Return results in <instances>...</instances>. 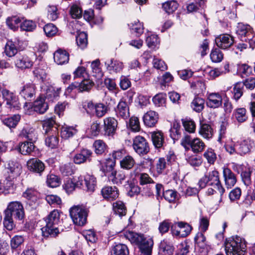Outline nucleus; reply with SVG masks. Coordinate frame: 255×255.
<instances>
[{
  "label": "nucleus",
  "instance_id": "25",
  "mask_svg": "<svg viewBox=\"0 0 255 255\" xmlns=\"http://www.w3.org/2000/svg\"><path fill=\"white\" fill-rule=\"evenodd\" d=\"M123 234L125 238L128 240L131 244H135L138 247L144 237L143 234H138L132 231H126Z\"/></svg>",
  "mask_w": 255,
  "mask_h": 255
},
{
  "label": "nucleus",
  "instance_id": "3",
  "mask_svg": "<svg viewBox=\"0 0 255 255\" xmlns=\"http://www.w3.org/2000/svg\"><path fill=\"white\" fill-rule=\"evenodd\" d=\"M88 213V209L83 206H75L70 209V215L74 224L79 226L86 224Z\"/></svg>",
  "mask_w": 255,
  "mask_h": 255
},
{
  "label": "nucleus",
  "instance_id": "16",
  "mask_svg": "<svg viewBox=\"0 0 255 255\" xmlns=\"http://www.w3.org/2000/svg\"><path fill=\"white\" fill-rule=\"evenodd\" d=\"M223 103V98L219 93H210L207 95L206 105L212 109L221 107Z\"/></svg>",
  "mask_w": 255,
  "mask_h": 255
},
{
  "label": "nucleus",
  "instance_id": "1",
  "mask_svg": "<svg viewBox=\"0 0 255 255\" xmlns=\"http://www.w3.org/2000/svg\"><path fill=\"white\" fill-rule=\"evenodd\" d=\"M61 213L59 210L54 209L45 218L46 225L41 229L44 236L55 237L59 234L58 226Z\"/></svg>",
  "mask_w": 255,
  "mask_h": 255
},
{
  "label": "nucleus",
  "instance_id": "51",
  "mask_svg": "<svg viewBox=\"0 0 255 255\" xmlns=\"http://www.w3.org/2000/svg\"><path fill=\"white\" fill-rule=\"evenodd\" d=\"M20 120L19 115H14L12 117L6 118L3 120V123L9 128H14Z\"/></svg>",
  "mask_w": 255,
  "mask_h": 255
},
{
  "label": "nucleus",
  "instance_id": "52",
  "mask_svg": "<svg viewBox=\"0 0 255 255\" xmlns=\"http://www.w3.org/2000/svg\"><path fill=\"white\" fill-rule=\"evenodd\" d=\"M93 147H94L95 153L97 154L101 155L107 149V145L103 140L98 139L94 142Z\"/></svg>",
  "mask_w": 255,
  "mask_h": 255
},
{
  "label": "nucleus",
  "instance_id": "15",
  "mask_svg": "<svg viewBox=\"0 0 255 255\" xmlns=\"http://www.w3.org/2000/svg\"><path fill=\"white\" fill-rule=\"evenodd\" d=\"M7 175L16 178L18 176L22 170V166L21 164L13 160H9L5 165Z\"/></svg>",
  "mask_w": 255,
  "mask_h": 255
},
{
  "label": "nucleus",
  "instance_id": "61",
  "mask_svg": "<svg viewBox=\"0 0 255 255\" xmlns=\"http://www.w3.org/2000/svg\"><path fill=\"white\" fill-rule=\"evenodd\" d=\"M100 65V61L99 59H96L91 62V67L94 76L101 77L103 75Z\"/></svg>",
  "mask_w": 255,
  "mask_h": 255
},
{
  "label": "nucleus",
  "instance_id": "19",
  "mask_svg": "<svg viewBox=\"0 0 255 255\" xmlns=\"http://www.w3.org/2000/svg\"><path fill=\"white\" fill-rule=\"evenodd\" d=\"M116 115L118 117L127 119L129 117V107L127 102L121 100L115 109Z\"/></svg>",
  "mask_w": 255,
  "mask_h": 255
},
{
  "label": "nucleus",
  "instance_id": "5",
  "mask_svg": "<svg viewBox=\"0 0 255 255\" xmlns=\"http://www.w3.org/2000/svg\"><path fill=\"white\" fill-rule=\"evenodd\" d=\"M83 108L86 110L87 114L91 116H96L98 118H102L108 112L107 106L103 103H94L89 101L85 104Z\"/></svg>",
  "mask_w": 255,
  "mask_h": 255
},
{
  "label": "nucleus",
  "instance_id": "9",
  "mask_svg": "<svg viewBox=\"0 0 255 255\" xmlns=\"http://www.w3.org/2000/svg\"><path fill=\"white\" fill-rule=\"evenodd\" d=\"M237 147L238 154L242 155L250 152L255 148V143L253 140L248 138L237 141L236 144Z\"/></svg>",
  "mask_w": 255,
  "mask_h": 255
},
{
  "label": "nucleus",
  "instance_id": "55",
  "mask_svg": "<svg viewBox=\"0 0 255 255\" xmlns=\"http://www.w3.org/2000/svg\"><path fill=\"white\" fill-rule=\"evenodd\" d=\"M164 199L170 203H174L178 200L177 192L173 190H167L163 192Z\"/></svg>",
  "mask_w": 255,
  "mask_h": 255
},
{
  "label": "nucleus",
  "instance_id": "27",
  "mask_svg": "<svg viewBox=\"0 0 255 255\" xmlns=\"http://www.w3.org/2000/svg\"><path fill=\"white\" fill-rule=\"evenodd\" d=\"M174 248L173 243L165 239L161 242L159 245V253L162 255H173Z\"/></svg>",
  "mask_w": 255,
  "mask_h": 255
},
{
  "label": "nucleus",
  "instance_id": "39",
  "mask_svg": "<svg viewBox=\"0 0 255 255\" xmlns=\"http://www.w3.org/2000/svg\"><path fill=\"white\" fill-rule=\"evenodd\" d=\"M23 18L20 17L17 15H12L8 17L6 19V25L10 29L15 31L17 30L19 25L21 23Z\"/></svg>",
  "mask_w": 255,
  "mask_h": 255
},
{
  "label": "nucleus",
  "instance_id": "54",
  "mask_svg": "<svg viewBox=\"0 0 255 255\" xmlns=\"http://www.w3.org/2000/svg\"><path fill=\"white\" fill-rule=\"evenodd\" d=\"M178 6V3L175 0L167 1L162 4V8L168 14L175 11Z\"/></svg>",
  "mask_w": 255,
  "mask_h": 255
},
{
  "label": "nucleus",
  "instance_id": "36",
  "mask_svg": "<svg viewBox=\"0 0 255 255\" xmlns=\"http://www.w3.org/2000/svg\"><path fill=\"white\" fill-rule=\"evenodd\" d=\"M69 59V54L65 50L59 49L54 53V61L58 65L68 63Z\"/></svg>",
  "mask_w": 255,
  "mask_h": 255
},
{
  "label": "nucleus",
  "instance_id": "60",
  "mask_svg": "<svg viewBox=\"0 0 255 255\" xmlns=\"http://www.w3.org/2000/svg\"><path fill=\"white\" fill-rule=\"evenodd\" d=\"M75 166L72 163H67L60 167L61 173L65 176H69L74 172Z\"/></svg>",
  "mask_w": 255,
  "mask_h": 255
},
{
  "label": "nucleus",
  "instance_id": "42",
  "mask_svg": "<svg viewBox=\"0 0 255 255\" xmlns=\"http://www.w3.org/2000/svg\"><path fill=\"white\" fill-rule=\"evenodd\" d=\"M233 116L240 123L245 122L248 119L247 110L244 108L236 109L233 112Z\"/></svg>",
  "mask_w": 255,
  "mask_h": 255
},
{
  "label": "nucleus",
  "instance_id": "56",
  "mask_svg": "<svg viewBox=\"0 0 255 255\" xmlns=\"http://www.w3.org/2000/svg\"><path fill=\"white\" fill-rule=\"evenodd\" d=\"M204 100L199 97H196L191 103V107L194 111L197 112H200L204 108Z\"/></svg>",
  "mask_w": 255,
  "mask_h": 255
},
{
  "label": "nucleus",
  "instance_id": "40",
  "mask_svg": "<svg viewBox=\"0 0 255 255\" xmlns=\"http://www.w3.org/2000/svg\"><path fill=\"white\" fill-rule=\"evenodd\" d=\"M47 134L45 137V142L46 146L51 148H56L59 143V138L58 132L49 133Z\"/></svg>",
  "mask_w": 255,
  "mask_h": 255
},
{
  "label": "nucleus",
  "instance_id": "34",
  "mask_svg": "<svg viewBox=\"0 0 255 255\" xmlns=\"http://www.w3.org/2000/svg\"><path fill=\"white\" fill-rule=\"evenodd\" d=\"M14 178L10 175H6L4 180L0 181V187L2 190V193L7 194L9 193L10 191L13 190L14 187L13 179Z\"/></svg>",
  "mask_w": 255,
  "mask_h": 255
},
{
  "label": "nucleus",
  "instance_id": "58",
  "mask_svg": "<svg viewBox=\"0 0 255 255\" xmlns=\"http://www.w3.org/2000/svg\"><path fill=\"white\" fill-rule=\"evenodd\" d=\"M76 42L81 49L85 48L88 44L87 34L84 32L80 33L76 37Z\"/></svg>",
  "mask_w": 255,
  "mask_h": 255
},
{
  "label": "nucleus",
  "instance_id": "38",
  "mask_svg": "<svg viewBox=\"0 0 255 255\" xmlns=\"http://www.w3.org/2000/svg\"><path fill=\"white\" fill-rule=\"evenodd\" d=\"M199 133L203 138L207 139L211 138L214 134V130L212 127L207 124H201Z\"/></svg>",
  "mask_w": 255,
  "mask_h": 255
},
{
  "label": "nucleus",
  "instance_id": "14",
  "mask_svg": "<svg viewBox=\"0 0 255 255\" xmlns=\"http://www.w3.org/2000/svg\"><path fill=\"white\" fill-rule=\"evenodd\" d=\"M93 154L92 151L88 149L83 148L76 153L73 157V161L76 164H81L90 162Z\"/></svg>",
  "mask_w": 255,
  "mask_h": 255
},
{
  "label": "nucleus",
  "instance_id": "6",
  "mask_svg": "<svg viewBox=\"0 0 255 255\" xmlns=\"http://www.w3.org/2000/svg\"><path fill=\"white\" fill-rule=\"evenodd\" d=\"M4 213H6L14 217V218L18 220H22L24 217V211L23 205L18 201H12L10 202L6 209L4 211Z\"/></svg>",
  "mask_w": 255,
  "mask_h": 255
},
{
  "label": "nucleus",
  "instance_id": "50",
  "mask_svg": "<svg viewBox=\"0 0 255 255\" xmlns=\"http://www.w3.org/2000/svg\"><path fill=\"white\" fill-rule=\"evenodd\" d=\"M177 226L179 227L181 233V238L187 237L192 230V226L189 224L184 222H178L177 223Z\"/></svg>",
  "mask_w": 255,
  "mask_h": 255
},
{
  "label": "nucleus",
  "instance_id": "57",
  "mask_svg": "<svg viewBox=\"0 0 255 255\" xmlns=\"http://www.w3.org/2000/svg\"><path fill=\"white\" fill-rule=\"evenodd\" d=\"M109 179L114 184L121 183L122 181L125 179L126 176L122 173L120 172L118 174L116 171H114L108 175Z\"/></svg>",
  "mask_w": 255,
  "mask_h": 255
},
{
  "label": "nucleus",
  "instance_id": "45",
  "mask_svg": "<svg viewBox=\"0 0 255 255\" xmlns=\"http://www.w3.org/2000/svg\"><path fill=\"white\" fill-rule=\"evenodd\" d=\"M129 251L127 246L123 244L115 246L111 251V255H128Z\"/></svg>",
  "mask_w": 255,
  "mask_h": 255
},
{
  "label": "nucleus",
  "instance_id": "28",
  "mask_svg": "<svg viewBox=\"0 0 255 255\" xmlns=\"http://www.w3.org/2000/svg\"><path fill=\"white\" fill-rule=\"evenodd\" d=\"M153 241L150 237H145L138 247L144 255H151Z\"/></svg>",
  "mask_w": 255,
  "mask_h": 255
},
{
  "label": "nucleus",
  "instance_id": "33",
  "mask_svg": "<svg viewBox=\"0 0 255 255\" xmlns=\"http://www.w3.org/2000/svg\"><path fill=\"white\" fill-rule=\"evenodd\" d=\"M18 45V41L8 40L4 47V53L9 57L14 56L17 53Z\"/></svg>",
  "mask_w": 255,
  "mask_h": 255
},
{
  "label": "nucleus",
  "instance_id": "18",
  "mask_svg": "<svg viewBox=\"0 0 255 255\" xmlns=\"http://www.w3.org/2000/svg\"><path fill=\"white\" fill-rule=\"evenodd\" d=\"M101 194L105 199L109 201L116 200L119 197V191L116 186H105L101 190Z\"/></svg>",
  "mask_w": 255,
  "mask_h": 255
},
{
  "label": "nucleus",
  "instance_id": "59",
  "mask_svg": "<svg viewBox=\"0 0 255 255\" xmlns=\"http://www.w3.org/2000/svg\"><path fill=\"white\" fill-rule=\"evenodd\" d=\"M43 30L47 37L54 36L58 32V28L52 23H48L45 25Z\"/></svg>",
  "mask_w": 255,
  "mask_h": 255
},
{
  "label": "nucleus",
  "instance_id": "10",
  "mask_svg": "<svg viewBox=\"0 0 255 255\" xmlns=\"http://www.w3.org/2000/svg\"><path fill=\"white\" fill-rule=\"evenodd\" d=\"M2 95L6 101L7 108L11 110H18L20 108V104L17 97L12 92L8 90L3 89Z\"/></svg>",
  "mask_w": 255,
  "mask_h": 255
},
{
  "label": "nucleus",
  "instance_id": "41",
  "mask_svg": "<svg viewBox=\"0 0 255 255\" xmlns=\"http://www.w3.org/2000/svg\"><path fill=\"white\" fill-rule=\"evenodd\" d=\"M113 210L115 214L118 215L121 218L125 216L127 212L125 204L121 201L113 203Z\"/></svg>",
  "mask_w": 255,
  "mask_h": 255
},
{
  "label": "nucleus",
  "instance_id": "47",
  "mask_svg": "<svg viewBox=\"0 0 255 255\" xmlns=\"http://www.w3.org/2000/svg\"><path fill=\"white\" fill-rule=\"evenodd\" d=\"M129 28L136 33L137 36H139L143 32V24L138 20H135L128 24Z\"/></svg>",
  "mask_w": 255,
  "mask_h": 255
},
{
  "label": "nucleus",
  "instance_id": "43",
  "mask_svg": "<svg viewBox=\"0 0 255 255\" xmlns=\"http://www.w3.org/2000/svg\"><path fill=\"white\" fill-rule=\"evenodd\" d=\"M135 164V160L131 156L129 155L125 156L120 161L121 167L126 170L131 169Z\"/></svg>",
  "mask_w": 255,
  "mask_h": 255
},
{
  "label": "nucleus",
  "instance_id": "31",
  "mask_svg": "<svg viewBox=\"0 0 255 255\" xmlns=\"http://www.w3.org/2000/svg\"><path fill=\"white\" fill-rule=\"evenodd\" d=\"M105 65L110 73L120 72L123 68V63L114 59L107 60Z\"/></svg>",
  "mask_w": 255,
  "mask_h": 255
},
{
  "label": "nucleus",
  "instance_id": "44",
  "mask_svg": "<svg viewBox=\"0 0 255 255\" xmlns=\"http://www.w3.org/2000/svg\"><path fill=\"white\" fill-rule=\"evenodd\" d=\"M85 185L88 191L94 192L96 185V178L93 175L86 174L85 175Z\"/></svg>",
  "mask_w": 255,
  "mask_h": 255
},
{
  "label": "nucleus",
  "instance_id": "23",
  "mask_svg": "<svg viewBox=\"0 0 255 255\" xmlns=\"http://www.w3.org/2000/svg\"><path fill=\"white\" fill-rule=\"evenodd\" d=\"M253 32L252 28L249 25L244 24L242 23H239L238 24L237 29L236 30V33L239 35L242 41H246V38Z\"/></svg>",
  "mask_w": 255,
  "mask_h": 255
},
{
  "label": "nucleus",
  "instance_id": "35",
  "mask_svg": "<svg viewBox=\"0 0 255 255\" xmlns=\"http://www.w3.org/2000/svg\"><path fill=\"white\" fill-rule=\"evenodd\" d=\"M32 108L35 112L43 114L47 110L48 106L45 102V99L40 97L34 102Z\"/></svg>",
  "mask_w": 255,
  "mask_h": 255
},
{
  "label": "nucleus",
  "instance_id": "49",
  "mask_svg": "<svg viewBox=\"0 0 255 255\" xmlns=\"http://www.w3.org/2000/svg\"><path fill=\"white\" fill-rule=\"evenodd\" d=\"M244 90V84L242 82H238L235 84L232 91L233 99L238 101L242 96Z\"/></svg>",
  "mask_w": 255,
  "mask_h": 255
},
{
  "label": "nucleus",
  "instance_id": "13",
  "mask_svg": "<svg viewBox=\"0 0 255 255\" xmlns=\"http://www.w3.org/2000/svg\"><path fill=\"white\" fill-rule=\"evenodd\" d=\"M215 43L219 48L227 49L234 44V38L230 34H222L215 38Z\"/></svg>",
  "mask_w": 255,
  "mask_h": 255
},
{
  "label": "nucleus",
  "instance_id": "22",
  "mask_svg": "<svg viewBox=\"0 0 255 255\" xmlns=\"http://www.w3.org/2000/svg\"><path fill=\"white\" fill-rule=\"evenodd\" d=\"M223 172L225 185L228 188H232L237 182L235 174L228 168H224Z\"/></svg>",
  "mask_w": 255,
  "mask_h": 255
},
{
  "label": "nucleus",
  "instance_id": "11",
  "mask_svg": "<svg viewBox=\"0 0 255 255\" xmlns=\"http://www.w3.org/2000/svg\"><path fill=\"white\" fill-rule=\"evenodd\" d=\"M207 176L209 185L214 186L220 194L221 196L224 194L225 189L222 186L219 179V173L217 170H213L205 174Z\"/></svg>",
  "mask_w": 255,
  "mask_h": 255
},
{
  "label": "nucleus",
  "instance_id": "32",
  "mask_svg": "<svg viewBox=\"0 0 255 255\" xmlns=\"http://www.w3.org/2000/svg\"><path fill=\"white\" fill-rule=\"evenodd\" d=\"M19 136L24 137L30 141H35L37 139V134L35 130L29 127H24L20 131Z\"/></svg>",
  "mask_w": 255,
  "mask_h": 255
},
{
  "label": "nucleus",
  "instance_id": "37",
  "mask_svg": "<svg viewBox=\"0 0 255 255\" xmlns=\"http://www.w3.org/2000/svg\"><path fill=\"white\" fill-rule=\"evenodd\" d=\"M33 141H24L19 143L18 151L22 155L30 154L35 148Z\"/></svg>",
  "mask_w": 255,
  "mask_h": 255
},
{
  "label": "nucleus",
  "instance_id": "26",
  "mask_svg": "<svg viewBox=\"0 0 255 255\" xmlns=\"http://www.w3.org/2000/svg\"><path fill=\"white\" fill-rule=\"evenodd\" d=\"M43 129L45 134L54 133L57 132V128L56 127L55 118L50 117L47 118L42 122Z\"/></svg>",
  "mask_w": 255,
  "mask_h": 255
},
{
  "label": "nucleus",
  "instance_id": "29",
  "mask_svg": "<svg viewBox=\"0 0 255 255\" xmlns=\"http://www.w3.org/2000/svg\"><path fill=\"white\" fill-rule=\"evenodd\" d=\"M39 192L34 188H28L22 194V196L25 198L30 205L35 203L38 199Z\"/></svg>",
  "mask_w": 255,
  "mask_h": 255
},
{
  "label": "nucleus",
  "instance_id": "7",
  "mask_svg": "<svg viewBox=\"0 0 255 255\" xmlns=\"http://www.w3.org/2000/svg\"><path fill=\"white\" fill-rule=\"evenodd\" d=\"M103 134L109 138L113 137L118 127L117 121L113 117H107L103 120Z\"/></svg>",
  "mask_w": 255,
  "mask_h": 255
},
{
  "label": "nucleus",
  "instance_id": "46",
  "mask_svg": "<svg viewBox=\"0 0 255 255\" xmlns=\"http://www.w3.org/2000/svg\"><path fill=\"white\" fill-rule=\"evenodd\" d=\"M187 162L194 168L199 167L202 163V158L197 155H186Z\"/></svg>",
  "mask_w": 255,
  "mask_h": 255
},
{
  "label": "nucleus",
  "instance_id": "62",
  "mask_svg": "<svg viewBox=\"0 0 255 255\" xmlns=\"http://www.w3.org/2000/svg\"><path fill=\"white\" fill-rule=\"evenodd\" d=\"M210 58L213 62H220L223 59V54L219 49H213L210 54Z\"/></svg>",
  "mask_w": 255,
  "mask_h": 255
},
{
  "label": "nucleus",
  "instance_id": "8",
  "mask_svg": "<svg viewBox=\"0 0 255 255\" xmlns=\"http://www.w3.org/2000/svg\"><path fill=\"white\" fill-rule=\"evenodd\" d=\"M132 146L134 150L139 155H144L149 151L148 143L143 136H136L133 139Z\"/></svg>",
  "mask_w": 255,
  "mask_h": 255
},
{
  "label": "nucleus",
  "instance_id": "2",
  "mask_svg": "<svg viewBox=\"0 0 255 255\" xmlns=\"http://www.w3.org/2000/svg\"><path fill=\"white\" fill-rule=\"evenodd\" d=\"M247 250V242L244 238L236 236L226 240L225 250L226 255H244Z\"/></svg>",
  "mask_w": 255,
  "mask_h": 255
},
{
  "label": "nucleus",
  "instance_id": "21",
  "mask_svg": "<svg viewBox=\"0 0 255 255\" xmlns=\"http://www.w3.org/2000/svg\"><path fill=\"white\" fill-rule=\"evenodd\" d=\"M150 136L153 145L156 148H160L165 144L164 135L160 130L150 132Z\"/></svg>",
  "mask_w": 255,
  "mask_h": 255
},
{
  "label": "nucleus",
  "instance_id": "24",
  "mask_svg": "<svg viewBox=\"0 0 255 255\" xmlns=\"http://www.w3.org/2000/svg\"><path fill=\"white\" fill-rule=\"evenodd\" d=\"M123 234L125 238L128 240L131 244H135L138 247L144 237L143 234H138L132 231H126Z\"/></svg>",
  "mask_w": 255,
  "mask_h": 255
},
{
  "label": "nucleus",
  "instance_id": "4",
  "mask_svg": "<svg viewBox=\"0 0 255 255\" xmlns=\"http://www.w3.org/2000/svg\"><path fill=\"white\" fill-rule=\"evenodd\" d=\"M181 145L186 150L191 149L195 153H198L203 151L205 147L204 142L199 138H192L190 135H185L181 141Z\"/></svg>",
  "mask_w": 255,
  "mask_h": 255
},
{
  "label": "nucleus",
  "instance_id": "12",
  "mask_svg": "<svg viewBox=\"0 0 255 255\" xmlns=\"http://www.w3.org/2000/svg\"><path fill=\"white\" fill-rule=\"evenodd\" d=\"M14 64L17 68L23 70L30 68L33 62L27 54L19 53L15 57Z\"/></svg>",
  "mask_w": 255,
  "mask_h": 255
},
{
  "label": "nucleus",
  "instance_id": "63",
  "mask_svg": "<svg viewBox=\"0 0 255 255\" xmlns=\"http://www.w3.org/2000/svg\"><path fill=\"white\" fill-rule=\"evenodd\" d=\"M116 165V161L111 158L107 160L105 167H103V171L105 173L106 176L110 174L112 171H115L114 167Z\"/></svg>",
  "mask_w": 255,
  "mask_h": 255
},
{
  "label": "nucleus",
  "instance_id": "20",
  "mask_svg": "<svg viewBox=\"0 0 255 255\" xmlns=\"http://www.w3.org/2000/svg\"><path fill=\"white\" fill-rule=\"evenodd\" d=\"M35 86L32 84L24 85L21 89L19 94L25 100L30 101L33 100L35 95Z\"/></svg>",
  "mask_w": 255,
  "mask_h": 255
},
{
  "label": "nucleus",
  "instance_id": "48",
  "mask_svg": "<svg viewBox=\"0 0 255 255\" xmlns=\"http://www.w3.org/2000/svg\"><path fill=\"white\" fill-rule=\"evenodd\" d=\"M204 233L202 232L197 233L194 238L196 246L202 249H207V248L206 237L204 235Z\"/></svg>",
  "mask_w": 255,
  "mask_h": 255
},
{
  "label": "nucleus",
  "instance_id": "17",
  "mask_svg": "<svg viewBox=\"0 0 255 255\" xmlns=\"http://www.w3.org/2000/svg\"><path fill=\"white\" fill-rule=\"evenodd\" d=\"M28 169L33 172L41 175L45 169V165L41 160L36 158H32L27 162Z\"/></svg>",
  "mask_w": 255,
  "mask_h": 255
},
{
  "label": "nucleus",
  "instance_id": "53",
  "mask_svg": "<svg viewBox=\"0 0 255 255\" xmlns=\"http://www.w3.org/2000/svg\"><path fill=\"white\" fill-rule=\"evenodd\" d=\"M77 132L78 130L75 127H64L61 130V136L64 138H68L75 135Z\"/></svg>",
  "mask_w": 255,
  "mask_h": 255
},
{
  "label": "nucleus",
  "instance_id": "64",
  "mask_svg": "<svg viewBox=\"0 0 255 255\" xmlns=\"http://www.w3.org/2000/svg\"><path fill=\"white\" fill-rule=\"evenodd\" d=\"M166 95L164 93L156 94L152 99L154 105L157 107L164 106L166 102Z\"/></svg>",
  "mask_w": 255,
  "mask_h": 255
},
{
  "label": "nucleus",
  "instance_id": "30",
  "mask_svg": "<svg viewBox=\"0 0 255 255\" xmlns=\"http://www.w3.org/2000/svg\"><path fill=\"white\" fill-rule=\"evenodd\" d=\"M158 120V114L153 111L147 112L143 117V121L145 125L149 127H154L157 123Z\"/></svg>",
  "mask_w": 255,
  "mask_h": 255
}]
</instances>
